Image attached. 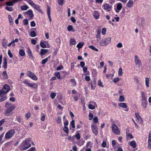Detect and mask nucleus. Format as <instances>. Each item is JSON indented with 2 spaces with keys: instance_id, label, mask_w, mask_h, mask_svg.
I'll return each mask as SVG.
<instances>
[{
  "instance_id": "473e14b6",
  "label": "nucleus",
  "mask_w": 151,
  "mask_h": 151,
  "mask_svg": "<svg viewBox=\"0 0 151 151\" xmlns=\"http://www.w3.org/2000/svg\"><path fill=\"white\" fill-rule=\"evenodd\" d=\"M76 40L73 39H71L70 40V44L73 45H75L76 44Z\"/></svg>"
},
{
  "instance_id": "2f4dec72",
  "label": "nucleus",
  "mask_w": 151,
  "mask_h": 151,
  "mask_svg": "<svg viewBox=\"0 0 151 151\" xmlns=\"http://www.w3.org/2000/svg\"><path fill=\"white\" fill-rule=\"evenodd\" d=\"M123 75L122 70L121 68H119L118 72V75L120 76H122Z\"/></svg>"
},
{
  "instance_id": "052dcab7",
  "label": "nucleus",
  "mask_w": 151,
  "mask_h": 151,
  "mask_svg": "<svg viewBox=\"0 0 151 151\" xmlns=\"http://www.w3.org/2000/svg\"><path fill=\"white\" fill-rule=\"evenodd\" d=\"M75 137H76V139H80V137H81L80 135L78 133H77Z\"/></svg>"
},
{
  "instance_id": "13d9d810",
  "label": "nucleus",
  "mask_w": 151,
  "mask_h": 151,
  "mask_svg": "<svg viewBox=\"0 0 151 151\" xmlns=\"http://www.w3.org/2000/svg\"><path fill=\"white\" fill-rule=\"evenodd\" d=\"M4 134V133H3V134H1V135H0V145L2 143V139L3 137V135Z\"/></svg>"
},
{
  "instance_id": "ddd939ff",
  "label": "nucleus",
  "mask_w": 151,
  "mask_h": 151,
  "mask_svg": "<svg viewBox=\"0 0 151 151\" xmlns=\"http://www.w3.org/2000/svg\"><path fill=\"white\" fill-rule=\"evenodd\" d=\"M23 83L25 84H27L28 86L30 87H32L34 88H35L37 87V85L36 84H32L29 83L27 80L24 81H23Z\"/></svg>"
},
{
  "instance_id": "72a5a7b5",
  "label": "nucleus",
  "mask_w": 151,
  "mask_h": 151,
  "mask_svg": "<svg viewBox=\"0 0 151 151\" xmlns=\"http://www.w3.org/2000/svg\"><path fill=\"white\" fill-rule=\"evenodd\" d=\"M124 98L123 96H120L119 97L118 100L120 102H122L124 101Z\"/></svg>"
},
{
  "instance_id": "dca6fc26",
  "label": "nucleus",
  "mask_w": 151,
  "mask_h": 151,
  "mask_svg": "<svg viewBox=\"0 0 151 151\" xmlns=\"http://www.w3.org/2000/svg\"><path fill=\"white\" fill-rule=\"evenodd\" d=\"M5 94H0V101H3L6 99Z\"/></svg>"
},
{
  "instance_id": "7c9ffc66",
  "label": "nucleus",
  "mask_w": 151,
  "mask_h": 151,
  "mask_svg": "<svg viewBox=\"0 0 151 151\" xmlns=\"http://www.w3.org/2000/svg\"><path fill=\"white\" fill-rule=\"evenodd\" d=\"M8 19L9 20V22L10 23V24L11 25L13 24V19H12V17L10 15H8Z\"/></svg>"
},
{
  "instance_id": "8fccbe9b",
  "label": "nucleus",
  "mask_w": 151,
  "mask_h": 151,
  "mask_svg": "<svg viewBox=\"0 0 151 151\" xmlns=\"http://www.w3.org/2000/svg\"><path fill=\"white\" fill-rule=\"evenodd\" d=\"M56 95V94L55 93H52L50 94V97L52 99H53L55 98Z\"/></svg>"
},
{
  "instance_id": "c03bdc74",
  "label": "nucleus",
  "mask_w": 151,
  "mask_h": 151,
  "mask_svg": "<svg viewBox=\"0 0 151 151\" xmlns=\"http://www.w3.org/2000/svg\"><path fill=\"white\" fill-rule=\"evenodd\" d=\"M122 8V4L121 3H119L117 5V9H121Z\"/></svg>"
},
{
  "instance_id": "3c124183",
  "label": "nucleus",
  "mask_w": 151,
  "mask_h": 151,
  "mask_svg": "<svg viewBox=\"0 0 151 151\" xmlns=\"http://www.w3.org/2000/svg\"><path fill=\"white\" fill-rule=\"evenodd\" d=\"M21 9H27L28 8V7L27 6L23 5L21 6Z\"/></svg>"
},
{
  "instance_id": "f257e3e1",
  "label": "nucleus",
  "mask_w": 151,
  "mask_h": 151,
  "mask_svg": "<svg viewBox=\"0 0 151 151\" xmlns=\"http://www.w3.org/2000/svg\"><path fill=\"white\" fill-rule=\"evenodd\" d=\"M111 41V39L110 38H107L102 39L99 43V45L101 46H105L110 43Z\"/></svg>"
},
{
  "instance_id": "e433bc0d",
  "label": "nucleus",
  "mask_w": 151,
  "mask_h": 151,
  "mask_svg": "<svg viewBox=\"0 0 151 151\" xmlns=\"http://www.w3.org/2000/svg\"><path fill=\"white\" fill-rule=\"evenodd\" d=\"M63 130L65 132H66V133L68 134L69 132V129L66 126H64Z\"/></svg>"
},
{
  "instance_id": "49530a36",
  "label": "nucleus",
  "mask_w": 151,
  "mask_h": 151,
  "mask_svg": "<svg viewBox=\"0 0 151 151\" xmlns=\"http://www.w3.org/2000/svg\"><path fill=\"white\" fill-rule=\"evenodd\" d=\"M70 81L72 83L73 86H75L76 85V83L75 79H71Z\"/></svg>"
},
{
  "instance_id": "f03ea898",
  "label": "nucleus",
  "mask_w": 151,
  "mask_h": 151,
  "mask_svg": "<svg viewBox=\"0 0 151 151\" xmlns=\"http://www.w3.org/2000/svg\"><path fill=\"white\" fill-rule=\"evenodd\" d=\"M10 90L9 86L6 84H5L3 86V89L0 90V94H5L7 93Z\"/></svg>"
},
{
  "instance_id": "6ab92c4d",
  "label": "nucleus",
  "mask_w": 151,
  "mask_h": 151,
  "mask_svg": "<svg viewBox=\"0 0 151 151\" xmlns=\"http://www.w3.org/2000/svg\"><path fill=\"white\" fill-rule=\"evenodd\" d=\"M28 51L29 55V58L31 59L33 58L34 57L32 55V52L29 48H28Z\"/></svg>"
},
{
  "instance_id": "5fc2aeb1",
  "label": "nucleus",
  "mask_w": 151,
  "mask_h": 151,
  "mask_svg": "<svg viewBox=\"0 0 151 151\" xmlns=\"http://www.w3.org/2000/svg\"><path fill=\"white\" fill-rule=\"evenodd\" d=\"M88 116L89 117V120H91L93 118V115L92 113H90L89 114Z\"/></svg>"
},
{
  "instance_id": "bf43d9fd",
  "label": "nucleus",
  "mask_w": 151,
  "mask_h": 151,
  "mask_svg": "<svg viewBox=\"0 0 151 151\" xmlns=\"http://www.w3.org/2000/svg\"><path fill=\"white\" fill-rule=\"evenodd\" d=\"M85 65V63L83 61H81L80 62V65L81 66V67L82 68H83L84 66V65Z\"/></svg>"
},
{
  "instance_id": "412c9836",
  "label": "nucleus",
  "mask_w": 151,
  "mask_h": 151,
  "mask_svg": "<svg viewBox=\"0 0 151 151\" xmlns=\"http://www.w3.org/2000/svg\"><path fill=\"white\" fill-rule=\"evenodd\" d=\"M147 103V101H142V105L144 109L146 108Z\"/></svg>"
},
{
  "instance_id": "c85d7f7f",
  "label": "nucleus",
  "mask_w": 151,
  "mask_h": 151,
  "mask_svg": "<svg viewBox=\"0 0 151 151\" xmlns=\"http://www.w3.org/2000/svg\"><path fill=\"white\" fill-rule=\"evenodd\" d=\"M19 53V55L21 56H24L25 54L24 51L22 49H20Z\"/></svg>"
},
{
  "instance_id": "393cba45",
  "label": "nucleus",
  "mask_w": 151,
  "mask_h": 151,
  "mask_svg": "<svg viewBox=\"0 0 151 151\" xmlns=\"http://www.w3.org/2000/svg\"><path fill=\"white\" fill-rule=\"evenodd\" d=\"M119 106L121 107L126 108L127 107V105L126 103H121L119 104Z\"/></svg>"
},
{
  "instance_id": "20e7f679",
  "label": "nucleus",
  "mask_w": 151,
  "mask_h": 151,
  "mask_svg": "<svg viewBox=\"0 0 151 151\" xmlns=\"http://www.w3.org/2000/svg\"><path fill=\"white\" fill-rule=\"evenodd\" d=\"M111 128L112 131L114 134L116 135H119L120 134V131L117 126L115 124H112Z\"/></svg>"
},
{
  "instance_id": "1a4fd4ad",
  "label": "nucleus",
  "mask_w": 151,
  "mask_h": 151,
  "mask_svg": "<svg viewBox=\"0 0 151 151\" xmlns=\"http://www.w3.org/2000/svg\"><path fill=\"white\" fill-rule=\"evenodd\" d=\"M31 145L28 142L27 139L25 140L24 145L22 147V150H25L30 147Z\"/></svg>"
},
{
  "instance_id": "de8ad7c7",
  "label": "nucleus",
  "mask_w": 151,
  "mask_h": 151,
  "mask_svg": "<svg viewBox=\"0 0 151 151\" xmlns=\"http://www.w3.org/2000/svg\"><path fill=\"white\" fill-rule=\"evenodd\" d=\"M98 120V118L97 116H95L93 119V121L95 123H97Z\"/></svg>"
},
{
  "instance_id": "b1692460",
  "label": "nucleus",
  "mask_w": 151,
  "mask_h": 151,
  "mask_svg": "<svg viewBox=\"0 0 151 151\" xmlns=\"http://www.w3.org/2000/svg\"><path fill=\"white\" fill-rule=\"evenodd\" d=\"M149 78H145V85L148 88L149 87Z\"/></svg>"
},
{
  "instance_id": "6e6d98bb",
  "label": "nucleus",
  "mask_w": 151,
  "mask_h": 151,
  "mask_svg": "<svg viewBox=\"0 0 151 151\" xmlns=\"http://www.w3.org/2000/svg\"><path fill=\"white\" fill-rule=\"evenodd\" d=\"M48 60V58H46L42 60V63L44 64Z\"/></svg>"
},
{
  "instance_id": "ea45409f",
  "label": "nucleus",
  "mask_w": 151,
  "mask_h": 151,
  "mask_svg": "<svg viewBox=\"0 0 151 151\" xmlns=\"http://www.w3.org/2000/svg\"><path fill=\"white\" fill-rule=\"evenodd\" d=\"M70 125L71 126L72 128H74L75 126V121L74 120H72L70 122Z\"/></svg>"
},
{
  "instance_id": "4d7b16f0",
  "label": "nucleus",
  "mask_w": 151,
  "mask_h": 151,
  "mask_svg": "<svg viewBox=\"0 0 151 151\" xmlns=\"http://www.w3.org/2000/svg\"><path fill=\"white\" fill-rule=\"evenodd\" d=\"M114 76V75L112 74H109L106 75V76L107 78H109L110 77L112 78Z\"/></svg>"
},
{
  "instance_id": "79ce46f5",
  "label": "nucleus",
  "mask_w": 151,
  "mask_h": 151,
  "mask_svg": "<svg viewBox=\"0 0 151 151\" xmlns=\"http://www.w3.org/2000/svg\"><path fill=\"white\" fill-rule=\"evenodd\" d=\"M88 107L89 109L92 110L93 109L95 108V106L91 104H89L88 105Z\"/></svg>"
},
{
  "instance_id": "0eeeda50",
  "label": "nucleus",
  "mask_w": 151,
  "mask_h": 151,
  "mask_svg": "<svg viewBox=\"0 0 151 151\" xmlns=\"http://www.w3.org/2000/svg\"><path fill=\"white\" fill-rule=\"evenodd\" d=\"M14 129H11L6 134L5 137L6 139L11 138L14 133Z\"/></svg>"
},
{
  "instance_id": "39448f33",
  "label": "nucleus",
  "mask_w": 151,
  "mask_h": 151,
  "mask_svg": "<svg viewBox=\"0 0 151 151\" xmlns=\"http://www.w3.org/2000/svg\"><path fill=\"white\" fill-rule=\"evenodd\" d=\"M27 75L32 79L36 81L38 79L37 77L35 74L32 73L30 71H28L27 73Z\"/></svg>"
},
{
  "instance_id": "f3484780",
  "label": "nucleus",
  "mask_w": 151,
  "mask_h": 151,
  "mask_svg": "<svg viewBox=\"0 0 151 151\" xmlns=\"http://www.w3.org/2000/svg\"><path fill=\"white\" fill-rule=\"evenodd\" d=\"M93 15L94 18L96 19H98L99 17V14L97 11H95L94 12Z\"/></svg>"
},
{
  "instance_id": "58836bf2",
  "label": "nucleus",
  "mask_w": 151,
  "mask_h": 151,
  "mask_svg": "<svg viewBox=\"0 0 151 151\" xmlns=\"http://www.w3.org/2000/svg\"><path fill=\"white\" fill-rule=\"evenodd\" d=\"M55 75L57 77L58 79H60V73L58 72H56L55 73Z\"/></svg>"
},
{
  "instance_id": "a878e982",
  "label": "nucleus",
  "mask_w": 151,
  "mask_h": 151,
  "mask_svg": "<svg viewBox=\"0 0 151 151\" xmlns=\"http://www.w3.org/2000/svg\"><path fill=\"white\" fill-rule=\"evenodd\" d=\"M29 35L32 37H34L36 36V33L34 31H32Z\"/></svg>"
},
{
  "instance_id": "cd10ccee",
  "label": "nucleus",
  "mask_w": 151,
  "mask_h": 151,
  "mask_svg": "<svg viewBox=\"0 0 151 151\" xmlns=\"http://www.w3.org/2000/svg\"><path fill=\"white\" fill-rule=\"evenodd\" d=\"M130 144L131 146L134 148H135L136 146V142L134 141H132L130 142Z\"/></svg>"
},
{
  "instance_id": "c756f323",
  "label": "nucleus",
  "mask_w": 151,
  "mask_h": 151,
  "mask_svg": "<svg viewBox=\"0 0 151 151\" xmlns=\"http://www.w3.org/2000/svg\"><path fill=\"white\" fill-rule=\"evenodd\" d=\"M84 44V43L83 42H79L77 45V47L79 48H81L82 47Z\"/></svg>"
},
{
  "instance_id": "e2e57ef3",
  "label": "nucleus",
  "mask_w": 151,
  "mask_h": 151,
  "mask_svg": "<svg viewBox=\"0 0 151 151\" xmlns=\"http://www.w3.org/2000/svg\"><path fill=\"white\" fill-rule=\"evenodd\" d=\"M5 120L4 119H2L0 121V126H1L5 122Z\"/></svg>"
},
{
  "instance_id": "c9c22d12",
  "label": "nucleus",
  "mask_w": 151,
  "mask_h": 151,
  "mask_svg": "<svg viewBox=\"0 0 151 151\" xmlns=\"http://www.w3.org/2000/svg\"><path fill=\"white\" fill-rule=\"evenodd\" d=\"M104 7V9H108L111 8V6L108 4H105Z\"/></svg>"
},
{
  "instance_id": "4be33fe9",
  "label": "nucleus",
  "mask_w": 151,
  "mask_h": 151,
  "mask_svg": "<svg viewBox=\"0 0 151 151\" xmlns=\"http://www.w3.org/2000/svg\"><path fill=\"white\" fill-rule=\"evenodd\" d=\"M4 63L3 67L4 68L6 69L7 68V60L6 58H5L4 59Z\"/></svg>"
},
{
  "instance_id": "864d4df0",
  "label": "nucleus",
  "mask_w": 151,
  "mask_h": 151,
  "mask_svg": "<svg viewBox=\"0 0 151 151\" xmlns=\"http://www.w3.org/2000/svg\"><path fill=\"white\" fill-rule=\"evenodd\" d=\"M106 32V29L105 28H103L102 29V33L104 35L105 34Z\"/></svg>"
},
{
  "instance_id": "7ed1b4c3",
  "label": "nucleus",
  "mask_w": 151,
  "mask_h": 151,
  "mask_svg": "<svg viewBox=\"0 0 151 151\" xmlns=\"http://www.w3.org/2000/svg\"><path fill=\"white\" fill-rule=\"evenodd\" d=\"M5 106L7 108L6 110H7L9 112L12 111L15 108L14 106L12 105L11 103L9 102L6 103Z\"/></svg>"
},
{
  "instance_id": "f704fd0d",
  "label": "nucleus",
  "mask_w": 151,
  "mask_h": 151,
  "mask_svg": "<svg viewBox=\"0 0 151 151\" xmlns=\"http://www.w3.org/2000/svg\"><path fill=\"white\" fill-rule=\"evenodd\" d=\"M88 47L91 48V49H92L93 50L96 51H97L98 50L93 45L89 46H88Z\"/></svg>"
},
{
  "instance_id": "9d476101",
  "label": "nucleus",
  "mask_w": 151,
  "mask_h": 151,
  "mask_svg": "<svg viewBox=\"0 0 151 151\" xmlns=\"http://www.w3.org/2000/svg\"><path fill=\"white\" fill-rule=\"evenodd\" d=\"M135 115L136 117V119L138 123L140 124H142L143 121L141 117L139 116L138 113H136L135 114Z\"/></svg>"
},
{
  "instance_id": "603ef678",
  "label": "nucleus",
  "mask_w": 151,
  "mask_h": 151,
  "mask_svg": "<svg viewBox=\"0 0 151 151\" xmlns=\"http://www.w3.org/2000/svg\"><path fill=\"white\" fill-rule=\"evenodd\" d=\"M120 80V79L119 78L117 77L116 78H115L114 80V83H116L118 82Z\"/></svg>"
},
{
  "instance_id": "37998d69",
  "label": "nucleus",
  "mask_w": 151,
  "mask_h": 151,
  "mask_svg": "<svg viewBox=\"0 0 151 151\" xmlns=\"http://www.w3.org/2000/svg\"><path fill=\"white\" fill-rule=\"evenodd\" d=\"M133 4V1H129L127 4V6L129 8Z\"/></svg>"
},
{
  "instance_id": "680f3d73",
  "label": "nucleus",
  "mask_w": 151,
  "mask_h": 151,
  "mask_svg": "<svg viewBox=\"0 0 151 151\" xmlns=\"http://www.w3.org/2000/svg\"><path fill=\"white\" fill-rule=\"evenodd\" d=\"M116 47L118 48H121L122 47V45L121 43H119L117 45Z\"/></svg>"
},
{
  "instance_id": "a211bd4d",
  "label": "nucleus",
  "mask_w": 151,
  "mask_h": 151,
  "mask_svg": "<svg viewBox=\"0 0 151 151\" xmlns=\"http://www.w3.org/2000/svg\"><path fill=\"white\" fill-rule=\"evenodd\" d=\"M48 50L41 49V50L40 54L41 56L43 55L46 53L48 51Z\"/></svg>"
},
{
  "instance_id": "69168bd1",
  "label": "nucleus",
  "mask_w": 151,
  "mask_h": 151,
  "mask_svg": "<svg viewBox=\"0 0 151 151\" xmlns=\"http://www.w3.org/2000/svg\"><path fill=\"white\" fill-rule=\"evenodd\" d=\"M85 79L87 81H89L90 80V78L89 76H87L85 77Z\"/></svg>"
},
{
  "instance_id": "09e8293b",
  "label": "nucleus",
  "mask_w": 151,
  "mask_h": 151,
  "mask_svg": "<svg viewBox=\"0 0 151 151\" xmlns=\"http://www.w3.org/2000/svg\"><path fill=\"white\" fill-rule=\"evenodd\" d=\"M7 42H5V40L2 42V45L5 48L6 47Z\"/></svg>"
},
{
  "instance_id": "9b49d317",
  "label": "nucleus",
  "mask_w": 151,
  "mask_h": 151,
  "mask_svg": "<svg viewBox=\"0 0 151 151\" xmlns=\"http://www.w3.org/2000/svg\"><path fill=\"white\" fill-rule=\"evenodd\" d=\"M91 127L93 132L96 135L98 133V129L96 125H91Z\"/></svg>"
},
{
  "instance_id": "0e129e2a",
  "label": "nucleus",
  "mask_w": 151,
  "mask_h": 151,
  "mask_svg": "<svg viewBox=\"0 0 151 151\" xmlns=\"http://www.w3.org/2000/svg\"><path fill=\"white\" fill-rule=\"evenodd\" d=\"M58 2L60 5H62L63 4V0H58Z\"/></svg>"
},
{
  "instance_id": "6e6552de",
  "label": "nucleus",
  "mask_w": 151,
  "mask_h": 151,
  "mask_svg": "<svg viewBox=\"0 0 151 151\" xmlns=\"http://www.w3.org/2000/svg\"><path fill=\"white\" fill-rule=\"evenodd\" d=\"M134 63L136 66L140 67L142 65V62L138 56L136 55L134 56Z\"/></svg>"
},
{
  "instance_id": "bb28decb",
  "label": "nucleus",
  "mask_w": 151,
  "mask_h": 151,
  "mask_svg": "<svg viewBox=\"0 0 151 151\" xmlns=\"http://www.w3.org/2000/svg\"><path fill=\"white\" fill-rule=\"evenodd\" d=\"M56 122L58 124H61V117L59 116L56 119Z\"/></svg>"
},
{
  "instance_id": "4468645a",
  "label": "nucleus",
  "mask_w": 151,
  "mask_h": 151,
  "mask_svg": "<svg viewBox=\"0 0 151 151\" xmlns=\"http://www.w3.org/2000/svg\"><path fill=\"white\" fill-rule=\"evenodd\" d=\"M26 13L30 19H32L34 15L32 10H29Z\"/></svg>"
},
{
  "instance_id": "5701e85b",
  "label": "nucleus",
  "mask_w": 151,
  "mask_h": 151,
  "mask_svg": "<svg viewBox=\"0 0 151 151\" xmlns=\"http://www.w3.org/2000/svg\"><path fill=\"white\" fill-rule=\"evenodd\" d=\"M2 75L3 76V77L4 79H8V75L6 71L3 72V73H2Z\"/></svg>"
},
{
  "instance_id": "338daca9",
  "label": "nucleus",
  "mask_w": 151,
  "mask_h": 151,
  "mask_svg": "<svg viewBox=\"0 0 151 151\" xmlns=\"http://www.w3.org/2000/svg\"><path fill=\"white\" fill-rule=\"evenodd\" d=\"M24 24L25 25H26L28 24V21L27 19H24L23 20Z\"/></svg>"
},
{
  "instance_id": "a18cd8bd",
  "label": "nucleus",
  "mask_w": 151,
  "mask_h": 151,
  "mask_svg": "<svg viewBox=\"0 0 151 151\" xmlns=\"http://www.w3.org/2000/svg\"><path fill=\"white\" fill-rule=\"evenodd\" d=\"M101 30L98 29L97 32V34L96 36V38H98L100 37V35L101 34Z\"/></svg>"
},
{
  "instance_id": "a19ab883",
  "label": "nucleus",
  "mask_w": 151,
  "mask_h": 151,
  "mask_svg": "<svg viewBox=\"0 0 151 151\" xmlns=\"http://www.w3.org/2000/svg\"><path fill=\"white\" fill-rule=\"evenodd\" d=\"M40 45V46L43 48H45L46 47V45L44 43L41 41V42Z\"/></svg>"
},
{
  "instance_id": "774afa93",
  "label": "nucleus",
  "mask_w": 151,
  "mask_h": 151,
  "mask_svg": "<svg viewBox=\"0 0 151 151\" xmlns=\"http://www.w3.org/2000/svg\"><path fill=\"white\" fill-rule=\"evenodd\" d=\"M31 26L32 27H34L35 26V24L34 21H32L31 22Z\"/></svg>"
},
{
  "instance_id": "4c0bfd02",
  "label": "nucleus",
  "mask_w": 151,
  "mask_h": 151,
  "mask_svg": "<svg viewBox=\"0 0 151 151\" xmlns=\"http://www.w3.org/2000/svg\"><path fill=\"white\" fill-rule=\"evenodd\" d=\"M133 138V137L132 135L131 134H127V139L131 138L132 139Z\"/></svg>"
},
{
  "instance_id": "f8f14e48",
  "label": "nucleus",
  "mask_w": 151,
  "mask_h": 151,
  "mask_svg": "<svg viewBox=\"0 0 151 151\" xmlns=\"http://www.w3.org/2000/svg\"><path fill=\"white\" fill-rule=\"evenodd\" d=\"M28 2L35 9H40V7L39 6L36 4H35V3L32 1L29 0L28 1Z\"/></svg>"
},
{
  "instance_id": "2eb2a0df",
  "label": "nucleus",
  "mask_w": 151,
  "mask_h": 151,
  "mask_svg": "<svg viewBox=\"0 0 151 151\" xmlns=\"http://www.w3.org/2000/svg\"><path fill=\"white\" fill-rule=\"evenodd\" d=\"M148 147L149 148H151V132H150L149 133L148 139Z\"/></svg>"
},
{
  "instance_id": "423d86ee",
  "label": "nucleus",
  "mask_w": 151,
  "mask_h": 151,
  "mask_svg": "<svg viewBox=\"0 0 151 151\" xmlns=\"http://www.w3.org/2000/svg\"><path fill=\"white\" fill-rule=\"evenodd\" d=\"M15 3V2L14 0L12 1H6V5L5 8L6 9H12V7H10V6H12Z\"/></svg>"
},
{
  "instance_id": "aec40b11",
  "label": "nucleus",
  "mask_w": 151,
  "mask_h": 151,
  "mask_svg": "<svg viewBox=\"0 0 151 151\" xmlns=\"http://www.w3.org/2000/svg\"><path fill=\"white\" fill-rule=\"evenodd\" d=\"M67 30L69 32L72 31L74 32L75 31L74 28L71 25H69L67 27Z\"/></svg>"
}]
</instances>
